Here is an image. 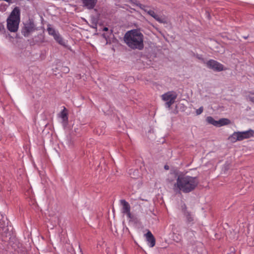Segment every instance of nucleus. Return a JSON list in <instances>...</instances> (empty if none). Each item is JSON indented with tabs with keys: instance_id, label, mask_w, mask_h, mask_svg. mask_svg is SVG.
<instances>
[{
	"instance_id": "nucleus-13",
	"label": "nucleus",
	"mask_w": 254,
	"mask_h": 254,
	"mask_svg": "<svg viewBox=\"0 0 254 254\" xmlns=\"http://www.w3.org/2000/svg\"><path fill=\"white\" fill-rule=\"evenodd\" d=\"M97 0H82L84 6L88 9H92L96 4Z\"/></svg>"
},
{
	"instance_id": "nucleus-2",
	"label": "nucleus",
	"mask_w": 254,
	"mask_h": 254,
	"mask_svg": "<svg viewBox=\"0 0 254 254\" xmlns=\"http://www.w3.org/2000/svg\"><path fill=\"white\" fill-rule=\"evenodd\" d=\"M126 44L132 49L142 50L143 48V35L137 30L127 31L125 35Z\"/></svg>"
},
{
	"instance_id": "nucleus-20",
	"label": "nucleus",
	"mask_w": 254,
	"mask_h": 254,
	"mask_svg": "<svg viewBox=\"0 0 254 254\" xmlns=\"http://www.w3.org/2000/svg\"><path fill=\"white\" fill-rule=\"evenodd\" d=\"M63 71L65 73H68L69 71V69L67 66H64L63 67Z\"/></svg>"
},
{
	"instance_id": "nucleus-5",
	"label": "nucleus",
	"mask_w": 254,
	"mask_h": 254,
	"mask_svg": "<svg viewBox=\"0 0 254 254\" xmlns=\"http://www.w3.org/2000/svg\"><path fill=\"white\" fill-rule=\"evenodd\" d=\"M7 28L11 32L18 30L20 22V17H8L7 19Z\"/></svg>"
},
{
	"instance_id": "nucleus-3",
	"label": "nucleus",
	"mask_w": 254,
	"mask_h": 254,
	"mask_svg": "<svg viewBox=\"0 0 254 254\" xmlns=\"http://www.w3.org/2000/svg\"><path fill=\"white\" fill-rule=\"evenodd\" d=\"M254 135V131L249 129L245 131L234 132L229 137L228 139L232 142H235L237 141H241L245 139L249 138Z\"/></svg>"
},
{
	"instance_id": "nucleus-14",
	"label": "nucleus",
	"mask_w": 254,
	"mask_h": 254,
	"mask_svg": "<svg viewBox=\"0 0 254 254\" xmlns=\"http://www.w3.org/2000/svg\"><path fill=\"white\" fill-rule=\"evenodd\" d=\"M60 117L62 119L63 122L64 124L67 125L68 123V114L67 110L65 107H64L63 111H61Z\"/></svg>"
},
{
	"instance_id": "nucleus-1",
	"label": "nucleus",
	"mask_w": 254,
	"mask_h": 254,
	"mask_svg": "<svg viewBox=\"0 0 254 254\" xmlns=\"http://www.w3.org/2000/svg\"><path fill=\"white\" fill-rule=\"evenodd\" d=\"M198 183L197 177L180 173L177 176L176 182L174 183L173 189L176 192L188 193L194 190Z\"/></svg>"
},
{
	"instance_id": "nucleus-25",
	"label": "nucleus",
	"mask_w": 254,
	"mask_h": 254,
	"mask_svg": "<svg viewBox=\"0 0 254 254\" xmlns=\"http://www.w3.org/2000/svg\"><path fill=\"white\" fill-rule=\"evenodd\" d=\"M206 14H208V15H210V13H209V11H207Z\"/></svg>"
},
{
	"instance_id": "nucleus-4",
	"label": "nucleus",
	"mask_w": 254,
	"mask_h": 254,
	"mask_svg": "<svg viewBox=\"0 0 254 254\" xmlns=\"http://www.w3.org/2000/svg\"><path fill=\"white\" fill-rule=\"evenodd\" d=\"M177 97V94L174 91H168L161 96L162 100L166 102L165 105L168 108L174 103Z\"/></svg>"
},
{
	"instance_id": "nucleus-16",
	"label": "nucleus",
	"mask_w": 254,
	"mask_h": 254,
	"mask_svg": "<svg viewBox=\"0 0 254 254\" xmlns=\"http://www.w3.org/2000/svg\"><path fill=\"white\" fill-rule=\"evenodd\" d=\"M246 98L248 100L254 103V91L247 92Z\"/></svg>"
},
{
	"instance_id": "nucleus-17",
	"label": "nucleus",
	"mask_w": 254,
	"mask_h": 254,
	"mask_svg": "<svg viewBox=\"0 0 254 254\" xmlns=\"http://www.w3.org/2000/svg\"><path fill=\"white\" fill-rule=\"evenodd\" d=\"M206 120L208 124L213 125V126L217 127V121H215L212 117H207Z\"/></svg>"
},
{
	"instance_id": "nucleus-19",
	"label": "nucleus",
	"mask_w": 254,
	"mask_h": 254,
	"mask_svg": "<svg viewBox=\"0 0 254 254\" xmlns=\"http://www.w3.org/2000/svg\"><path fill=\"white\" fill-rule=\"evenodd\" d=\"M203 111V107H200L199 108L196 110V113L197 115L201 114Z\"/></svg>"
},
{
	"instance_id": "nucleus-6",
	"label": "nucleus",
	"mask_w": 254,
	"mask_h": 254,
	"mask_svg": "<svg viewBox=\"0 0 254 254\" xmlns=\"http://www.w3.org/2000/svg\"><path fill=\"white\" fill-rule=\"evenodd\" d=\"M127 1L132 4V6L139 7L143 10L145 12V13H143L144 14H146L150 16H155V15L157 14V13L155 12L154 10L148 7L142 5L137 0H127Z\"/></svg>"
},
{
	"instance_id": "nucleus-8",
	"label": "nucleus",
	"mask_w": 254,
	"mask_h": 254,
	"mask_svg": "<svg viewBox=\"0 0 254 254\" xmlns=\"http://www.w3.org/2000/svg\"><path fill=\"white\" fill-rule=\"evenodd\" d=\"M206 65L208 68L214 71H221L225 70L222 64L213 60H210L207 62Z\"/></svg>"
},
{
	"instance_id": "nucleus-15",
	"label": "nucleus",
	"mask_w": 254,
	"mask_h": 254,
	"mask_svg": "<svg viewBox=\"0 0 254 254\" xmlns=\"http://www.w3.org/2000/svg\"><path fill=\"white\" fill-rule=\"evenodd\" d=\"M230 123L229 120L225 118H222L217 121V127H220L223 126L228 125Z\"/></svg>"
},
{
	"instance_id": "nucleus-23",
	"label": "nucleus",
	"mask_w": 254,
	"mask_h": 254,
	"mask_svg": "<svg viewBox=\"0 0 254 254\" xmlns=\"http://www.w3.org/2000/svg\"><path fill=\"white\" fill-rule=\"evenodd\" d=\"M108 30V28L107 27H104L103 28V31H107Z\"/></svg>"
},
{
	"instance_id": "nucleus-10",
	"label": "nucleus",
	"mask_w": 254,
	"mask_h": 254,
	"mask_svg": "<svg viewBox=\"0 0 254 254\" xmlns=\"http://www.w3.org/2000/svg\"><path fill=\"white\" fill-rule=\"evenodd\" d=\"M120 203L122 205V213L125 214H126L128 218H132V215L130 213V206L129 204L124 199L121 200Z\"/></svg>"
},
{
	"instance_id": "nucleus-21",
	"label": "nucleus",
	"mask_w": 254,
	"mask_h": 254,
	"mask_svg": "<svg viewBox=\"0 0 254 254\" xmlns=\"http://www.w3.org/2000/svg\"><path fill=\"white\" fill-rule=\"evenodd\" d=\"M5 31L4 25L0 23V32H3Z\"/></svg>"
},
{
	"instance_id": "nucleus-7",
	"label": "nucleus",
	"mask_w": 254,
	"mask_h": 254,
	"mask_svg": "<svg viewBox=\"0 0 254 254\" xmlns=\"http://www.w3.org/2000/svg\"><path fill=\"white\" fill-rule=\"evenodd\" d=\"M47 31L49 35L53 36L55 40L61 45H64V42L58 32L53 28L51 24L47 26Z\"/></svg>"
},
{
	"instance_id": "nucleus-11",
	"label": "nucleus",
	"mask_w": 254,
	"mask_h": 254,
	"mask_svg": "<svg viewBox=\"0 0 254 254\" xmlns=\"http://www.w3.org/2000/svg\"><path fill=\"white\" fill-rule=\"evenodd\" d=\"M145 236L148 246L151 248L153 247L155 245V239L151 232L148 231Z\"/></svg>"
},
{
	"instance_id": "nucleus-9",
	"label": "nucleus",
	"mask_w": 254,
	"mask_h": 254,
	"mask_svg": "<svg viewBox=\"0 0 254 254\" xmlns=\"http://www.w3.org/2000/svg\"><path fill=\"white\" fill-rule=\"evenodd\" d=\"M35 26L34 22L29 20V21L24 24L22 33L25 37H27L31 33L35 31Z\"/></svg>"
},
{
	"instance_id": "nucleus-12",
	"label": "nucleus",
	"mask_w": 254,
	"mask_h": 254,
	"mask_svg": "<svg viewBox=\"0 0 254 254\" xmlns=\"http://www.w3.org/2000/svg\"><path fill=\"white\" fill-rule=\"evenodd\" d=\"M182 209L187 222L189 223L193 222L194 220L193 217L192 215L187 210L186 206L185 204L182 206Z\"/></svg>"
},
{
	"instance_id": "nucleus-22",
	"label": "nucleus",
	"mask_w": 254,
	"mask_h": 254,
	"mask_svg": "<svg viewBox=\"0 0 254 254\" xmlns=\"http://www.w3.org/2000/svg\"><path fill=\"white\" fill-rule=\"evenodd\" d=\"M154 17L155 18V19L157 20L160 21L161 17L158 16V17Z\"/></svg>"
},
{
	"instance_id": "nucleus-24",
	"label": "nucleus",
	"mask_w": 254,
	"mask_h": 254,
	"mask_svg": "<svg viewBox=\"0 0 254 254\" xmlns=\"http://www.w3.org/2000/svg\"><path fill=\"white\" fill-rule=\"evenodd\" d=\"M165 169H166V170H168L169 169V166H167V165H165V167H164Z\"/></svg>"
},
{
	"instance_id": "nucleus-18",
	"label": "nucleus",
	"mask_w": 254,
	"mask_h": 254,
	"mask_svg": "<svg viewBox=\"0 0 254 254\" xmlns=\"http://www.w3.org/2000/svg\"><path fill=\"white\" fill-rule=\"evenodd\" d=\"M20 14V9L18 7H16L12 11L9 16H19Z\"/></svg>"
}]
</instances>
